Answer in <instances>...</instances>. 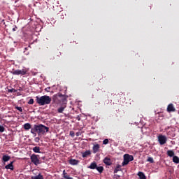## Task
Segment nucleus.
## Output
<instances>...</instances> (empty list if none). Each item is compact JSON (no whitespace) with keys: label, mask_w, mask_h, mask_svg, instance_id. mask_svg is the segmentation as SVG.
<instances>
[{"label":"nucleus","mask_w":179,"mask_h":179,"mask_svg":"<svg viewBox=\"0 0 179 179\" xmlns=\"http://www.w3.org/2000/svg\"><path fill=\"white\" fill-rule=\"evenodd\" d=\"M49 131V127H45L42 124H34L31 129V133L34 135L43 136L45 135Z\"/></svg>","instance_id":"nucleus-1"},{"label":"nucleus","mask_w":179,"mask_h":179,"mask_svg":"<svg viewBox=\"0 0 179 179\" xmlns=\"http://www.w3.org/2000/svg\"><path fill=\"white\" fill-rule=\"evenodd\" d=\"M52 99L49 96H36V103L40 106L48 105L51 103Z\"/></svg>","instance_id":"nucleus-2"},{"label":"nucleus","mask_w":179,"mask_h":179,"mask_svg":"<svg viewBox=\"0 0 179 179\" xmlns=\"http://www.w3.org/2000/svg\"><path fill=\"white\" fill-rule=\"evenodd\" d=\"M52 101L57 105H62L67 102L66 98L62 94H56L52 97Z\"/></svg>","instance_id":"nucleus-3"},{"label":"nucleus","mask_w":179,"mask_h":179,"mask_svg":"<svg viewBox=\"0 0 179 179\" xmlns=\"http://www.w3.org/2000/svg\"><path fill=\"white\" fill-rule=\"evenodd\" d=\"M134 160V157L132 155H129V154H125L124 155V162L122 164V166H124L125 165H127L129 162H131Z\"/></svg>","instance_id":"nucleus-4"},{"label":"nucleus","mask_w":179,"mask_h":179,"mask_svg":"<svg viewBox=\"0 0 179 179\" xmlns=\"http://www.w3.org/2000/svg\"><path fill=\"white\" fill-rule=\"evenodd\" d=\"M39 157H40L39 155L33 154V155H31L30 159H31V162L34 164H35L36 166H37L41 163L39 160Z\"/></svg>","instance_id":"nucleus-5"},{"label":"nucleus","mask_w":179,"mask_h":179,"mask_svg":"<svg viewBox=\"0 0 179 179\" xmlns=\"http://www.w3.org/2000/svg\"><path fill=\"white\" fill-rule=\"evenodd\" d=\"M13 75L15 76H24L27 74V71L26 69H22V70H13V71L11 72Z\"/></svg>","instance_id":"nucleus-6"},{"label":"nucleus","mask_w":179,"mask_h":179,"mask_svg":"<svg viewBox=\"0 0 179 179\" xmlns=\"http://www.w3.org/2000/svg\"><path fill=\"white\" fill-rule=\"evenodd\" d=\"M158 141H159V143H160V145H164L165 143H166V142H167V138H166V136H164V135H159V136H158Z\"/></svg>","instance_id":"nucleus-7"},{"label":"nucleus","mask_w":179,"mask_h":179,"mask_svg":"<svg viewBox=\"0 0 179 179\" xmlns=\"http://www.w3.org/2000/svg\"><path fill=\"white\" fill-rule=\"evenodd\" d=\"M61 107L57 109L59 113H62L64 109L66 108V103L60 104Z\"/></svg>","instance_id":"nucleus-8"},{"label":"nucleus","mask_w":179,"mask_h":179,"mask_svg":"<svg viewBox=\"0 0 179 179\" xmlns=\"http://www.w3.org/2000/svg\"><path fill=\"white\" fill-rule=\"evenodd\" d=\"M167 110L169 113L175 112L176 111V108H174L173 104H172V103L169 104L168 106Z\"/></svg>","instance_id":"nucleus-9"},{"label":"nucleus","mask_w":179,"mask_h":179,"mask_svg":"<svg viewBox=\"0 0 179 179\" xmlns=\"http://www.w3.org/2000/svg\"><path fill=\"white\" fill-rule=\"evenodd\" d=\"M92 149H93V152L95 154L99 152L100 149V145L99 144L94 145Z\"/></svg>","instance_id":"nucleus-10"},{"label":"nucleus","mask_w":179,"mask_h":179,"mask_svg":"<svg viewBox=\"0 0 179 179\" xmlns=\"http://www.w3.org/2000/svg\"><path fill=\"white\" fill-rule=\"evenodd\" d=\"M103 162L108 166H110L112 164L111 159L108 157H106L103 159Z\"/></svg>","instance_id":"nucleus-11"},{"label":"nucleus","mask_w":179,"mask_h":179,"mask_svg":"<svg viewBox=\"0 0 179 179\" xmlns=\"http://www.w3.org/2000/svg\"><path fill=\"white\" fill-rule=\"evenodd\" d=\"M13 162H11L9 164H8L5 166V169H10V170L13 171L14 166H13Z\"/></svg>","instance_id":"nucleus-12"},{"label":"nucleus","mask_w":179,"mask_h":179,"mask_svg":"<svg viewBox=\"0 0 179 179\" xmlns=\"http://www.w3.org/2000/svg\"><path fill=\"white\" fill-rule=\"evenodd\" d=\"M69 163H70L71 165H77V164H78L79 161H78V160H76V159H71L69 160Z\"/></svg>","instance_id":"nucleus-13"},{"label":"nucleus","mask_w":179,"mask_h":179,"mask_svg":"<svg viewBox=\"0 0 179 179\" xmlns=\"http://www.w3.org/2000/svg\"><path fill=\"white\" fill-rule=\"evenodd\" d=\"M31 179H44L43 176L41 175V173H38V176H31Z\"/></svg>","instance_id":"nucleus-14"},{"label":"nucleus","mask_w":179,"mask_h":179,"mask_svg":"<svg viewBox=\"0 0 179 179\" xmlns=\"http://www.w3.org/2000/svg\"><path fill=\"white\" fill-rule=\"evenodd\" d=\"M24 129H25V130H29V129H31V124H29V123H26V124H24Z\"/></svg>","instance_id":"nucleus-15"},{"label":"nucleus","mask_w":179,"mask_h":179,"mask_svg":"<svg viewBox=\"0 0 179 179\" xmlns=\"http://www.w3.org/2000/svg\"><path fill=\"white\" fill-rule=\"evenodd\" d=\"M91 155V152L90 150H87L85 151V152H83V157L85 158V157H87V156L90 155Z\"/></svg>","instance_id":"nucleus-16"},{"label":"nucleus","mask_w":179,"mask_h":179,"mask_svg":"<svg viewBox=\"0 0 179 179\" xmlns=\"http://www.w3.org/2000/svg\"><path fill=\"white\" fill-rule=\"evenodd\" d=\"M138 176H139L140 179H147L146 176L143 172H138Z\"/></svg>","instance_id":"nucleus-17"},{"label":"nucleus","mask_w":179,"mask_h":179,"mask_svg":"<svg viewBox=\"0 0 179 179\" xmlns=\"http://www.w3.org/2000/svg\"><path fill=\"white\" fill-rule=\"evenodd\" d=\"M96 167H97L96 163V162H92V163H91L89 168H90L91 169H96Z\"/></svg>","instance_id":"nucleus-18"},{"label":"nucleus","mask_w":179,"mask_h":179,"mask_svg":"<svg viewBox=\"0 0 179 179\" xmlns=\"http://www.w3.org/2000/svg\"><path fill=\"white\" fill-rule=\"evenodd\" d=\"M63 177H64L65 179L73 178H71V177H69V176L67 174V173L66 172L65 170H64V171H63Z\"/></svg>","instance_id":"nucleus-19"},{"label":"nucleus","mask_w":179,"mask_h":179,"mask_svg":"<svg viewBox=\"0 0 179 179\" xmlns=\"http://www.w3.org/2000/svg\"><path fill=\"white\" fill-rule=\"evenodd\" d=\"M173 161L176 164H179V157L177 156H173Z\"/></svg>","instance_id":"nucleus-20"},{"label":"nucleus","mask_w":179,"mask_h":179,"mask_svg":"<svg viewBox=\"0 0 179 179\" xmlns=\"http://www.w3.org/2000/svg\"><path fill=\"white\" fill-rule=\"evenodd\" d=\"M121 166H121V165H117V166L115 167V170H114V173H117L118 171H121Z\"/></svg>","instance_id":"nucleus-21"},{"label":"nucleus","mask_w":179,"mask_h":179,"mask_svg":"<svg viewBox=\"0 0 179 179\" xmlns=\"http://www.w3.org/2000/svg\"><path fill=\"white\" fill-rule=\"evenodd\" d=\"M33 151L36 153H40V147L36 146L33 148Z\"/></svg>","instance_id":"nucleus-22"},{"label":"nucleus","mask_w":179,"mask_h":179,"mask_svg":"<svg viewBox=\"0 0 179 179\" xmlns=\"http://www.w3.org/2000/svg\"><path fill=\"white\" fill-rule=\"evenodd\" d=\"M10 159V157L9 156L7 155H3L2 157V159L3 162H8L9 159Z\"/></svg>","instance_id":"nucleus-23"},{"label":"nucleus","mask_w":179,"mask_h":179,"mask_svg":"<svg viewBox=\"0 0 179 179\" xmlns=\"http://www.w3.org/2000/svg\"><path fill=\"white\" fill-rule=\"evenodd\" d=\"M167 155L169 156V157H174V155H175V153H174V152L173 151V150H169L168 152H167Z\"/></svg>","instance_id":"nucleus-24"},{"label":"nucleus","mask_w":179,"mask_h":179,"mask_svg":"<svg viewBox=\"0 0 179 179\" xmlns=\"http://www.w3.org/2000/svg\"><path fill=\"white\" fill-rule=\"evenodd\" d=\"M96 169L101 173L103 171V166H96Z\"/></svg>","instance_id":"nucleus-25"},{"label":"nucleus","mask_w":179,"mask_h":179,"mask_svg":"<svg viewBox=\"0 0 179 179\" xmlns=\"http://www.w3.org/2000/svg\"><path fill=\"white\" fill-rule=\"evenodd\" d=\"M147 161L150 162V163H154L155 162L153 158L151 157H149Z\"/></svg>","instance_id":"nucleus-26"},{"label":"nucleus","mask_w":179,"mask_h":179,"mask_svg":"<svg viewBox=\"0 0 179 179\" xmlns=\"http://www.w3.org/2000/svg\"><path fill=\"white\" fill-rule=\"evenodd\" d=\"M8 92H10V93H12V92H16L17 90H15V89H10V90H8Z\"/></svg>","instance_id":"nucleus-27"},{"label":"nucleus","mask_w":179,"mask_h":179,"mask_svg":"<svg viewBox=\"0 0 179 179\" xmlns=\"http://www.w3.org/2000/svg\"><path fill=\"white\" fill-rule=\"evenodd\" d=\"M4 130H5V128L3 126L0 125V132L2 133L4 131Z\"/></svg>","instance_id":"nucleus-28"},{"label":"nucleus","mask_w":179,"mask_h":179,"mask_svg":"<svg viewBox=\"0 0 179 179\" xmlns=\"http://www.w3.org/2000/svg\"><path fill=\"white\" fill-rule=\"evenodd\" d=\"M109 141L108 139H105L103 141V144L104 145H107Z\"/></svg>","instance_id":"nucleus-29"},{"label":"nucleus","mask_w":179,"mask_h":179,"mask_svg":"<svg viewBox=\"0 0 179 179\" xmlns=\"http://www.w3.org/2000/svg\"><path fill=\"white\" fill-rule=\"evenodd\" d=\"M15 108L18 110L20 113L22 112V108L21 107L16 106Z\"/></svg>","instance_id":"nucleus-30"},{"label":"nucleus","mask_w":179,"mask_h":179,"mask_svg":"<svg viewBox=\"0 0 179 179\" xmlns=\"http://www.w3.org/2000/svg\"><path fill=\"white\" fill-rule=\"evenodd\" d=\"M69 134H70V136H72V137H74V136H75V133H74V131H71Z\"/></svg>","instance_id":"nucleus-31"},{"label":"nucleus","mask_w":179,"mask_h":179,"mask_svg":"<svg viewBox=\"0 0 179 179\" xmlns=\"http://www.w3.org/2000/svg\"><path fill=\"white\" fill-rule=\"evenodd\" d=\"M29 104L31 105L34 103V99H31L29 102H28Z\"/></svg>","instance_id":"nucleus-32"},{"label":"nucleus","mask_w":179,"mask_h":179,"mask_svg":"<svg viewBox=\"0 0 179 179\" xmlns=\"http://www.w3.org/2000/svg\"><path fill=\"white\" fill-rule=\"evenodd\" d=\"M76 119H77L78 121H80V120H81V118H80V117L79 115H78V116L76 117Z\"/></svg>","instance_id":"nucleus-33"},{"label":"nucleus","mask_w":179,"mask_h":179,"mask_svg":"<svg viewBox=\"0 0 179 179\" xmlns=\"http://www.w3.org/2000/svg\"><path fill=\"white\" fill-rule=\"evenodd\" d=\"M17 29V27H15V28L13 29V31H15Z\"/></svg>","instance_id":"nucleus-34"},{"label":"nucleus","mask_w":179,"mask_h":179,"mask_svg":"<svg viewBox=\"0 0 179 179\" xmlns=\"http://www.w3.org/2000/svg\"><path fill=\"white\" fill-rule=\"evenodd\" d=\"M80 135H81L80 132H77V133H76V136H80Z\"/></svg>","instance_id":"nucleus-35"},{"label":"nucleus","mask_w":179,"mask_h":179,"mask_svg":"<svg viewBox=\"0 0 179 179\" xmlns=\"http://www.w3.org/2000/svg\"><path fill=\"white\" fill-rule=\"evenodd\" d=\"M59 55H61V52H59V55H57V56H59Z\"/></svg>","instance_id":"nucleus-36"},{"label":"nucleus","mask_w":179,"mask_h":179,"mask_svg":"<svg viewBox=\"0 0 179 179\" xmlns=\"http://www.w3.org/2000/svg\"><path fill=\"white\" fill-rule=\"evenodd\" d=\"M67 179H73V178H67Z\"/></svg>","instance_id":"nucleus-37"},{"label":"nucleus","mask_w":179,"mask_h":179,"mask_svg":"<svg viewBox=\"0 0 179 179\" xmlns=\"http://www.w3.org/2000/svg\"><path fill=\"white\" fill-rule=\"evenodd\" d=\"M25 50H27V48H26Z\"/></svg>","instance_id":"nucleus-38"}]
</instances>
